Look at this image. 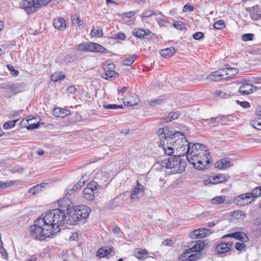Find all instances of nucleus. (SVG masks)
Wrapping results in <instances>:
<instances>
[{"instance_id":"41","label":"nucleus","mask_w":261,"mask_h":261,"mask_svg":"<svg viewBox=\"0 0 261 261\" xmlns=\"http://www.w3.org/2000/svg\"><path fill=\"white\" fill-rule=\"evenodd\" d=\"M198 230H200L201 231L199 232L200 239L206 237L211 233L210 229L207 228H200Z\"/></svg>"},{"instance_id":"46","label":"nucleus","mask_w":261,"mask_h":261,"mask_svg":"<svg viewBox=\"0 0 261 261\" xmlns=\"http://www.w3.org/2000/svg\"><path fill=\"white\" fill-rule=\"evenodd\" d=\"M32 119H27V121L29 123L28 125L27 126V128L28 130H32L36 128H37L39 126V124L38 123H29V121H31Z\"/></svg>"},{"instance_id":"20","label":"nucleus","mask_w":261,"mask_h":261,"mask_svg":"<svg viewBox=\"0 0 261 261\" xmlns=\"http://www.w3.org/2000/svg\"><path fill=\"white\" fill-rule=\"evenodd\" d=\"M160 53L163 58H169L175 53V49L174 47L171 46L161 50Z\"/></svg>"},{"instance_id":"62","label":"nucleus","mask_w":261,"mask_h":261,"mask_svg":"<svg viewBox=\"0 0 261 261\" xmlns=\"http://www.w3.org/2000/svg\"><path fill=\"white\" fill-rule=\"evenodd\" d=\"M240 105L244 108H248L250 107V103L247 101H242L240 103Z\"/></svg>"},{"instance_id":"49","label":"nucleus","mask_w":261,"mask_h":261,"mask_svg":"<svg viewBox=\"0 0 261 261\" xmlns=\"http://www.w3.org/2000/svg\"><path fill=\"white\" fill-rule=\"evenodd\" d=\"M201 231L200 230L195 229L190 233V237L193 239H196L200 238L199 232Z\"/></svg>"},{"instance_id":"24","label":"nucleus","mask_w":261,"mask_h":261,"mask_svg":"<svg viewBox=\"0 0 261 261\" xmlns=\"http://www.w3.org/2000/svg\"><path fill=\"white\" fill-rule=\"evenodd\" d=\"M226 117L225 116L221 115L217 117H212L208 119H202L203 122H207L208 124L210 123H219L223 122L226 119Z\"/></svg>"},{"instance_id":"34","label":"nucleus","mask_w":261,"mask_h":261,"mask_svg":"<svg viewBox=\"0 0 261 261\" xmlns=\"http://www.w3.org/2000/svg\"><path fill=\"white\" fill-rule=\"evenodd\" d=\"M225 197L223 196H216L211 199V202L213 204H219L224 203Z\"/></svg>"},{"instance_id":"19","label":"nucleus","mask_w":261,"mask_h":261,"mask_svg":"<svg viewBox=\"0 0 261 261\" xmlns=\"http://www.w3.org/2000/svg\"><path fill=\"white\" fill-rule=\"evenodd\" d=\"M151 33L149 30H144L142 29L136 28L132 32V34L137 37L142 38L145 36L148 35Z\"/></svg>"},{"instance_id":"52","label":"nucleus","mask_w":261,"mask_h":261,"mask_svg":"<svg viewBox=\"0 0 261 261\" xmlns=\"http://www.w3.org/2000/svg\"><path fill=\"white\" fill-rule=\"evenodd\" d=\"M233 216L236 217L239 220H243L244 215L241 211L234 212L233 213Z\"/></svg>"},{"instance_id":"15","label":"nucleus","mask_w":261,"mask_h":261,"mask_svg":"<svg viewBox=\"0 0 261 261\" xmlns=\"http://www.w3.org/2000/svg\"><path fill=\"white\" fill-rule=\"evenodd\" d=\"M247 11L250 12V17L253 20L261 19V8L258 5L247 9Z\"/></svg>"},{"instance_id":"58","label":"nucleus","mask_w":261,"mask_h":261,"mask_svg":"<svg viewBox=\"0 0 261 261\" xmlns=\"http://www.w3.org/2000/svg\"><path fill=\"white\" fill-rule=\"evenodd\" d=\"M0 253L5 258H7L8 253L5 249L3 247V245L0 246Z\"/></svg>"},{"instance_id":"16","label":"nucleus","mask_w":261,"mask_h":261,"mask_svg":"<svg viewBox=\"0 0 261 261\" xmlns=\"http://www.w3.org/2000/svg\"><path fill=\"white\" fill-rule=\"evenodd\" d=\"M232 165L230 160L228 158L222 159L215 164V167L220 169H227Z\"/></svg>"},{"instance_id":"47","label":"nucleus","mask_w":261,"mask_h":261,"mask_svg":"<svg viewBox=\"0 0 261 261\" xmlns=\"http://www.w3.org/2000/svg\"><path fill=\"white\" fill-rule=\"evenodd\" d=\"M254 35L251 33L245 34L242 35V39L244 41L252 40Z\"/></svg>"},{"instance_id":"59","label":"nucleus","mask_w":261,"mask_h":261,"mask_svg":"<svg viewBox=\"0 0 261 261\" xmlns=\"http://www.w3.org/2000/svg\"><path fill=\"white\" fill-rule=\"evenodd\" d=\"M103 247H102L98 250L96 255L99 257H105V254H103Z\"/></svg>"},{"instance_id":"44","label":"nucleus","mask_w":261,"mask_h":261,"mask_svg":"<svg viewBox=\"0 0 261 261\" xmlns=\"http://www.w3.org/2000/svg\"><path fill=\"white\" fill-rule=\"evenodd\" d=\"M246 247V244L244 243L237 242L234 245V248L238 251H244Z\"/></svg>"},{"instance_id":"61","label":"nucleus","mask_w":261,"mask_h":261,"mask_svg":"<svg viewBox=\"0 0 261 261\" xmlns=\"http://www.w3.org/2000/svg\"><path fill=\"white\" fill-rule=\"evenodd\" d=\"M117 38L121 40H123L125 38V35L122 32H119L116 35Z\"/></svg>"},{"instance_id":"2","label":"nucleus","mask_w":261,"mask_h":261,"mask_svg":"<svg viewBox=\"0 0 261 261\" xmlns=\"http://www.w3.org/2000/svg\"><path fill=\"white\" fill-rule=\"evenodd\" d=\"M156 133L160 140V145H162L166 154L171 155L175 150L177 155H185L190 142L183 133L176 132L172 134L168 127H165L159 128Z\"/></svg>"},{"instance_id":"4","label":"nucleus","mask_w":261,"mask_h":261,"mask_svg":"<svg viewBox=\"0 0 261 261\" xmlns=\"http://www.w3.org/2000/svg\"><path fill=\"white\" fill-rule=\"evenodd\" d=\"M181 156L176 154L161 160L155 165H160L163 167L170 169L173 174L180 173L185 170L187 165L186 162L180 158Z\"/></svg>"},{"instance_id":"42","label":"nucleus","mask_w":261,"mask_h":261,"mask_svg":"<svg viewBox=\"0 0 261 261\" xmlns=\"http://www.w3.org/2000/svg\"><path fill=\"white\" fill-rule=\"evenodd\" d=\"M91 34L92 36L101 37L103 34L102 30L100 29H95L93 28L91 31Z\"/></svg>"},{"instance_id":"35","label":"nucleus","mask_w":261,"mask_h":261,"mask_svg":"<svg viewBox=\"0 0 261 261\" xmlns=\"http://www.w3.org/2000/svg\"><path fill=\"white\" fill-rule=\"evenodd\" d=\"M157 15L158 13L156 12H154L151 10H146L143 12L141 16V17L142 19H143L145 17H151V16L153 15L156 16Z\"/></svg>"},{"instance_id":"14","label":"nucleus","mask_w":261,"mask_h":261,"mask_svg":"<svg viewBox=\"0 0 261 261\" xmlns=\"http://www.w3.org/2000/svg\"><path fill=\"white\" fill-rule=\"evenodd\" d=\"M232 246V242L221 243L216 246L215 250L219 254H223L229 251Z\"/></svg>"},{"instance_id":"31","label":"nucleus","mask_w":261,"mask_h":261,"mask_svg":"<svg viewBox=\"0 0 261 261\" xmlns=\"http://www.w3.org/2000/svg\"><path fill=\"white\" fill-rule=\"evenodd\" d=\"M84 184L85 180L84 179V176H83L82 178L76 184V185L72 188V189H69V188H68V189L65 192L66 195L67 194H70V192H68V191H71L72 192H74L76 190H77L79 188L81 187Z\"/></svg>"},{"instance_id":"6","label":"nucleus","mask_w":261,"mask_h":261,"mask_svg":"<svg viewBox=\"0 0 261 261\" xmlns=\"http://www.w3.org/2000/svg\"><path fill=\"white\" fill-rule=\"evenodd\" d=\"M97 184L93 181L89 182L87 187L83 191L84 197L88 201H93L95 198V194L98 192Z\"/></svg>"},{"instance_id":"28","label":"nucleus","mask_w":261,"mask_h":261,"mask_svg":"<svg viewBox=\"0 0 261 261\" xmlns=\"http://www.w3.org/2000/svg\"><path fill=\"white\" fill-rule=\"evenodd\" d=\"M133 99L127 100L128 99V97H126L124 98V103H126L128 106H133L138 103L139 101V97L136 95L134 94L132 96Z\"/></svg>"},{"instance_id":"38","label":"nucleus","mask_w":261,"mask_h":261,"mask_svg":"<svg viewBox=\"0 0 261 261\" xmlns=\"http://www.w3.org/2000/svg\"><path fill=\"white\" fill-rule=\"evenodd\" d=\"M64 77L65 75L64 74L62 75L59 74V73H55L54 74H53L50 76L51 81L54 82H57L61 80H63L64 79Z\"/></svg>"},{"instance_id":"36","label":"nucleus","mask_w":261,"mask_h":261,"mask_svg":"<svg viewBox=\"0 0 261 261\" xmlns=\"http://www.w3.org/2000/svg\"><path fill=\"white\" fill-rule=\"evenodd\" d=\"M71 20L73 25H82L83 24V21L80 19L79 17L76 15H73Z\"/></svg>"},{"instance_id":"29","label":"nucleus","mask_w":261,"mask_h":261,"mask_svg":"<svg viewBox=\"0 0 261 261\" xmlns=\"http://www.w3.org/2000/svg\"><path fill=\"white\" fill-rule=\"evenodd\" d=\"M135 256L139 259L143 260L148 257V253L146 250L139 249L135 253Z\"/></svg>"},{"instance_id":"7","label":"nucleus","mask_w":261,"mask_h":261,"mask_svg":"<svg viewBox=\"0 0 261 261\" xmlns=\"http://www.w3.org/2000/svg\"><path fill=\"white\" fill-rule=\"evenodd\" d=\"M24 85L19 83H9L4 84L3 88L11 95H15L22 92Z\"/></svg>"},{"instance_id":"13","label":"nucleus","mask_w":261,"mask_h":261,"mask_svg":"<svg viewBox=\"0 0 261 261\" xmlns=\"http://www.w3.org/2000/svg\"><path fill=\"white\" fill-rule=\"evenodd\" d=\"M227 237L233 238L243 242H247L249 241L248 237H247L246 234L243 231H238L236 232L228 233L224 235L222 238H225Z\"/></svg>"},{"instance_id":"48","label":"nucleus","mask_w":261,"mask_h":261,"mask_svg":"<svg viewBox=\"0 0 261 261\" xmlns=\"http://www.w3.org/2000/svg\"><path fill=\"white\" fill-rule=\"evenodd\" d=\"M14 182L10 181L9 182H2L0 181V191L3 189H6L7 188L12 186Z\"/></svg>"},{"instance_id":"64","label":"nucleus","mask_w":261,"mask_h":261,"mask_svg":"<svg viewBox=\"0 0 261 261\" xmlns=\"http://www.w3.org/2000/svg\"><path fill=\"white\" fill-rule=\"evenodd\" d=\"M184 9L189 10L190 11H192L194 10V7L192 5L186 4L184 6Z\"/></svg>"},{"instance_id":"30","label":"nucleus","mask_w":261,"mask_h":261,"mask_svg":"<svg viewBox=\"0 0 261 261\" xmlns=\"http://www.w3.org/2000/svg\"><path fill=\"white\" fill-rule=\"evenodd\" d=\"M138 56L134 54L122 60V64L126 66H130L137 58Z\"/></svg>"},{"instance_id":"12","label":"nucleus","mask_w":261,"mask_h":261,"mask_svg":"<svg viewBox=\"0 0 261 261\" xmlns=\"http://www.w3.org/2000/svg\"><path fill=\"white\" fill-rule=\"evenodd\" d=\"M226 74H224L223 69H220L212 72L206 77V79L211 81H219L226 80Z\"/></svg>"},{"instance_id":"11","label":"nucleus","mask_w":261,"mask_h":261,"mask_svg":"<svg viewBox=\"0 0 261 261\" xmlns=\"http://www.w3.org/2000/svg\"><path fill=\"white\" fill-rule=\"evenodd\" d=\"M201 253H191L189 250H186L178 257L179 261H196L200 258Z\"/></svg>"},{"instance_id":"45","label":"nucleus","mask_w":261,"mask_h":261,"mask_svg":"<svg viewBox=\"0 0 261 261\" xmlns=\"http://www.w3.org/2000/svg\"><path fill=\"white\" fill-rule=\"evenodd\" d=\"M174 27L179 30H183L185 28V24L181 21H175L173 23Z\"/></svg>"},{"instance_id":"25","label":"nucleus","mask_w":261,"mask_h":261,"mask_svg":"<svg viewBox=\"0 0 261 261\" xmlns=\"http://www.w3.org/2000/svg\"><path fill=\"white\" fill-rule=\"evenodd\" d=\"M45 185V184L44 183H42L36 185L30 188L28 191V193H31L32 195L38 194L42 191V189L44 187Z\"/></svg>"},{"instance_id":"54","label":"nucleus","mask_w":261,"mask_h":261,"mask_svg":"<svg viewBox=\"0 0 261 261\" xmlns=\"http://www.w3.org/2000/svg\"><path fill=\"white\" fill-rule=\"evenodd\" d=\"M113 249V247L112 246H108L103 247V254H105V256L110 254L112 252Z\"/></svg>"},{"instance_id":"55","label":"nucleus","mask_w":261,"mask_h":261,"mask_svg":"<svg viewBox=\"0 0 261 261\" xmlns=\"http://www.w3.org/2000/svg\"><path fill=\"white\" fill-rule=\"evenodd\" d=\"M256 223H255L254 225L257 230H258L261 232V220L260 218H257L256 220Z\"/></svg>"},{"instance_id":"21","label":"nucleus","mask_w":261,"mask_h":261,"mask_svg":"<svg viewBox=\"0 0 261 261\" xmlns=\"http://www.w3.org/2000/svg\"><path fill=\"white\" fill-rule=\"evenodd\" d=\"M204 243L201 241H199L195 245L187 250L191 251V253H201V251L204 249Z\"/></svg>"},{"instance_id":"57","label":"nucleus","mask_w":261,"mask_h":261,"mask_svg":"<svg viewBox=\"0 0 261 261\" xmlns=\"http://www.w3.org/2000/svg\"><path fill=\"white\" fill-rule=\"evenodd\" d=\"M136 14L135 11H129L128 12L124 13L122 14V16L123 17H126V18H130L132 16H134Z\"/></svg>"},{"instance_id":"10","label":"nucleus","mask_w":261,"mask_h":261,"mask_svg":"<svg viewBox=\"0 0 261 261\" xmlns=\"http://www.w3.org/2000/svg\"><path fill=\"white\" fill-rule=\"evenodd\" d=\"M233 202L239 206L247 205L252 202L248 193L241 194L236 196L233 200Z\"/></svg>"},{"instance_id":"18","label":"nucleus","mask_w":261,"mask_h":261,"mask_svg":"<svg viewBox=\"0 0 261 261\" xmlns=\"http://www.w3.org/2000/svg\"><path fill=\"white\" fill-rule=\"evenodd\" d=\"M253 86L252 85L250 84H243L240 87L239 92L242 95H248L252 92Z\"/></svg>"},{"instance_id":"32","label":"nucleus","mask_w":261,"mask_h":261,"mask_svg":"<svg viewBox=\"0 0 261 261\" xmlns=\"http://www.w3.org/2000/svg\"><path fill=\"white\" fill-rule=\"evenodd\" d=\"M178 118V114L176 112H172L169 113L168 114V116L166 118L163 119V122H170L173 120L177 119Z\"/></svg>"},{"instance_id":"53","label":"nucleus","mask_w":261,"mask_h":261,"mask_svg":"<svg viewBox=\"0 0 261 261\" xmlns=\"http://www.w3.org/2000/svg\"><path fill=\"white\" fill-rule=\"evenodd\" d=\"M203 36L204 35L203 33L201 32H196L193 35V38L195 40H199L201 38H203Z\"/></svg>"},{"instance_id":"33","label":"nucleus","mask_w":261,"mask_h":261,"mask_svg":"<svg viewBox=\"0 0 261 261\" xmlns=\"http://www.w3.org/2000/svg\"><path fill=\"white\" fill-rule=\"evenodd\" d=\"M225 176L223 174H219L213 177L211 182L214 184L221 183L225 180Z\"/></svg>"},{"instance_id":"3","label":"nucleus","mask_w":261,"mask_h":261,"mask_svg":"<svg viewBox=\"0 0 261 261\" xmlns=\"http://www.w3.org/2000/svg\"><path fill=\"white\" fill-rule=\"evenodd\" d=\"M207 146L200 143L190 142L186 150L187 159L194 168L202 170L210 163V154Z\"/></svg>"},{"instance_id":"51","label":"nucleus","mask_w":261,"mask_h":261,"mask_svg":"<svg viewBox=\"0 0 261 261\" xmlns=\"http://www.w3.org/2000/svg\"><path fill=\"white\" fill-rule=\"evenodd\" d=\"M7 67L8 69H9V70L10 71V73L12 75H13L14 76H17L18 75L19 71L17 70L14 69L13 66H12L11 65L8 64L7 65Z\"/></svg>"},{"instance_id":"37","label":"nucleus","mask_w":261,"mask_h":261,"mask_svg":"<svg viewBox=\"0 0 261 261\" xmlns=\"http://www.w3.org/2000/svg\"><path fill=\"white\" fill-rule=\"evenodd\" d=\"M165 102L164 99L161 98L150 101L149 105L151 107H155L162 105Z\"/></svg>"},{"instance_id":"8","label":"nucleus","mask_w":261,"mask_h":261,"mask_svg":"<svg viewBox=\"0 0 261 261\" xmlns=\"http://www.w3.org/2000/svg\"><path fill=\"white\" fill-rule=\"evenodd\" d=\"M145 194V188L138 181L137 185L132 190L130 197L132 200H137L143 197Z\"/></svg>"},{"instance_id":"40","label":"nucleus","mask_w":261,"mask_h":261,"mask_svg":"<svg viewBox=\"0 0 261 261\" xmlns=\"http://www.w3.org/2000/svg\"><path fill=\"white\" fill-rule=\"evenodd\" d=\"M18 121V120H14L12 121H9L5 123L3 125V128L5 129H8L13 127L16 124V122Z\"/></svg>"},{"instance_id":"63","label":"nucleus","mask_w":261,"mask_h":261,"mask_svg":"<svg viewBox=\"0 0 261 261\" xmlns=\"http://www.w3.org/2000/svg\"><path fill=\"white\" fill-rule=\"evenodd\" d=\"M256 114L257 115L261 116V105L256 107Z\"/></svg>"},{"instance_id":"43","label":"nucleus","mask_w":261,"mask_h":261,"mask_svg":"<svg viewBox=\"0 0 261 261\" xmlns=\"http://www.w3.org/2000/svg\"><path fill=\"white\" fill-rule=\"evenodd\" d=\"M251 125L254 128L261 130V118H258L252 122Z\"/></svg>"},{"instance_id":"22","label":"nucleus","mask_w":261,"mask_h":261,"mask_svg":"<svg viewBox=\"0 0 261 261\" xmlns=\"http://www.w3.org/2000/svg\"><path fill=\"white\" fill-rule=\"evenodd\" d=\"M54 112L56 116L62 118L68 116L70 114L69 110L61 109L60 108H56Z\"/></svg>"},{"instance_id":"17","label":"nucleus","mask_w":261,"mask_h":261,"mask_svg":"<svg viewBox=\"0 0 261 261\" xmlns=\"http://www.w3.org/2000/svg\"><path fill=\"white\" fill-rule=\"evenodd\" d=\"M53 24L54 27L59 30L64 31L66 28V21L61 17L55 19L53 21Z\"/></svg>"},{"instance_id":"5","label":"nucleus","mask_w":261,"mask_h":261,"mask_svg":"<svg viewBox=\"0 0 261 261\" xmlns=\"http://www.w3.org/2000/svg\"><path fill=\"white\" fill-rule=\"evenodd\" d=\"M77 49L80 51L107 53L108 50L103 46L93 42H86L79 44Z\"/></svg>"},{"instance_id":"60","label":"nucleus","mask_w":261,"mask_h":261,"mask_svg":"<svg viewBox=\"0 0 261 261\" xmlns=\"http://www.w3.org/2000/svg\"><path fill=\"white\" fill-rule=\"evenodd\" d=\"M77 91V89L73 86H69L67 89V91L69 93L74 94Z\"/></svg>"},{"instance_id":"56","label":"nucleus","mask_w":261,"mask_h":261,"mask_svg":"<svg viewBox=\"0 0 261 261\" xmlns=\"http://www.w3.org/2000/svg\"><path fill=\"white\" fill-rule=\"evenodd\" d=\"M113 232L116 235L121 237L120 234H121V231L120 228L118 226H115L113 228Z\"/></svg>"},{"instance_id":"1","label":"nucleus","mask_w":261,"mask_h":261,"mask_svg":"<svg viewBox=\"0 0 261 261\" xmlns=\"http://www.w3.org/2000/svg\"><path fill=\"white\" fill-rule=\"evenodd\" d=\"M90 212V208L84 205L71 210L68 215L61 209L50 210L43 217L34 221V225L30 228V236L35 240H45L47 237L60 232V226L65 223L73 225L85 223Z\"/></svg>"},{"instance_id":"27","label":"nucleus","mask_w":261,"mask_h":261,"mask_svg":"<svg viewBox=\"0 0 261 261\" xmlns=\"http://www.w3.org/2000/svg\"><path fill=\"white\" fill-rule=\"evenodd\" d=\"M213 95L216 97L224 99L228 98L231 96L230 92L221 90H216L213 93Z\"/></svg>"},{"instance_id":"50","label":"nucleus","mask_w":261,"mask_h":261,"mask_svg":"<svg viewBox=\"0 0 261 261\" xmlns=\"http://www.w3.org/2000/svg\"><path fill=\"white\" fill-rule=\"evenodd\" d=\"M122 105H117L115 104H108L104 106V108L107 109H117L118 108H122Z\"/></svg>"},{"instance_id":"23","label":"nucleus","mask_w":261,"mask_h":261,"mask_svg":"<svg viewBox=\"0 0 261 261\" xmlns=\"http://www.w3.org/2000/svg\"><path fill=\"white\" fill-rule=\"evenodd\" d=\"M248 193L253 202L255 198L261 196V186L254 188L251 192Z\"/></svg>"},{"instance_id":"39","label":"nucleus","mask_w":261,"mask_h":261,"mask_svg":"<svg viewBox=\"0 0 261 261\" xmlns=\"http://www.w3.org/2000/svg\"><path fill=\"white\" fill-rule=\"evenodd\" d=\"M214 27L217 30H221L225 28V24L224 20H219L214 23Z\"/></svg>"},{"instance_id":"26","label":"nucleus","mask_w":261,"mask_h":261,"mask_svg":"<svg viewBox=\"0 0 261 261\" xmlns=\"http://www.w3.org/2000/svg\"><path fill=\"white\" fill-rule=\"evenodd\" d=\"M223 69L224 74H226V80L236 75L238 72L237 69L234 68H225Z\"/></svg>"},{"instance_id":"9","label":"nucleus","mask_w":261,"mask_h":261,"mask_svg":"<svg viewBox=\"0 0 261 261\" xmlns=\"http://www.w3.org/2000/svg\"><path fill=\"white\" fill-rule=\"evenodd\" d=\"M105 72V77L107 80H110L112 78H116L118 76V73L115 71V64L113 63H106L103 66Z\"/></svg>"}]
</instances>
